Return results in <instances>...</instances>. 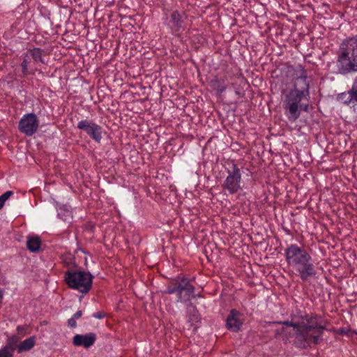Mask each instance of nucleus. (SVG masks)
<instances>
[{
	"label": "nucleus",
	"mask_w": 357,
	"mask_h": 357,
	"mask_svg": "<svg viewBox=\"0 0 357 357\" xmlns=\"http://www.w3.org/2000/svg\"><path fill=\"white\" fill-rule=\"evenodd\" d=\"M285 326L275 331V337H280L287 342L294 337V345L302 349L311 348L323 340V333L326 327L320 318L306 316L301 321L273 322Z\"/></svg>",
	"instance_id": "nucleus-1"
},
{
	"label": "nucleus",
	"mask_w": 357,
	"mask_h": 357,
	"mask_svg": "<svg viewBox=\"0 0 357 357\" xmlns=\"http://www.w3.org/2000/svg\"><path fill=\"white\" fill-rule=\"evenodd\" d=\"M289 72L292 73L293 86L282 91V101L286 116L294 122L302 111L309 112L310 83L307 71L301 65L291 67Z\"/></svg>",
	"instance_id": "nucleus-2"
},
{
	"label": "nucleus",
	"mask_w": 357,
	"mask_h": 357,
	"mask_svg": "<svg viewBox=\"0 0 357 357\" xmlns=\"http://www.w3.org/2000/svg\"><path fill=\"white\" fill-rule=\"evenodd\" d=\"M284 257L287 264L296 270L303 281L316 276L312 256L304 248L290 244L284 249Z\"/></svg>",
	"instance_id": "nucleus-3"
},
{
	"label": "nucleus",
	"mask_w": 357,
	"mask_h": 357,
	"mask_svg": "<svg viewBox=\"0 0 357 357\" xmlns=\"http://www.w3.org/2000/svg\"><path fill=\"white\" fill-rule=\"evenodd\" d=\"M335 66L337 73L340 75L357 73V34L344 39L340 43Z\"/></svg>",
	"instance_id": "nucleus-4"
},
{
	"label": "nucleus",
	"mask_w": 357,
	"mask_h": 357,
	"mask_svg": "<svg viewBox=\"0 0 357 357\" xmlns=\"http://www.w3.org/2000/svg\"><path fill=\"white\" fill-rule=\"evenodd\" d=\"M195 287L190 283L186 277H177L172 280L167 286L164 293L167 294H176V302H190L195 298Z\"/></svg>",
	"instance_id": "nucleus-5"
},
{
	"label": "nucleus",
	"mask_w": 357,
	"mask_h": 357,
	"mask_svg": "<svg viewBox=\"0 0 357 357\" xmlns=\"http://www.w3.org/2000/svg\"><path fill=\"white\" fill-rule=\"evenodd\" d=\"M93 276L84 271L68 269L64 273V281L73 289L87 294L91 289Z\"/></svg>",
	"instance_id": "nucleus-6"
},
{
	"label": "nucleus",
	"mask_w": 357,
	"mask_h": 357,
	"mask_svg": "<svg viewBox=\"0 0 357 357\" xmlns=\"http://www.w3.org/2000/svg\"><path fill=\"white\" fill-rule=\"evenodd\" d=\"M241 172L236 164L232 165V169L227 170V176L222 188L229 195H234L241 189Z\"/></svg>",
	"instance_id": "nucleus-7"
},
{
	"label": "nucleus",
	"mask_w": 357,
	"mask_h": 357,
	"mask_svg": "<svg viewBox=\"0 0 357 357\" xmlns=\"http://www.w3.org/2000/svg\"><path fill=\"white\" fill-rule=\"evenodd\" d=\"M187 20L188 16L185 12L174 10L167 17L165 24L170 30L171 33L178 35L185 30Z\"/></svg>",
	"instance_id": "nucleus-8"
},
{
	"label": "nucleus",
	"mask_w": 357,
	"mask_h": 357,
	"mask_svg": "<svg viewBox=\"0 0 357 357\" xmlns=\"http://www.w3.org/2000/svg\"><path fill=\"white\" fill-rule=\"evenodd\" d=\"M77 128L84 131L89 137L100 144L102 139L103 128L92 120L83 119L78 122Z\"/></svg>",
	"instance_id": "nucleus-9"
},
{
	"label": "nucleus",
	"mask_w": 357,
	"mask_h": 357,
	"mask_svg": "<svg viewBox=\"0 0 357 357\" xmlns=\"http://www.w3.org/2000/svg\"><path fill=\"white\" fill-rule=\"evenodd\" d=\"M39 127V120L34 113L24 114L19 121V130L26 136H32Z\"/></svg>",
	"instance_id": "nucleus-10"
},
{
	"label": "nucleus",
	"mask_w": 357,
	"mask_h": 357,
	"mask_svg": "<svg viewBox=\"0 0 357 357\" xmlns=\"http://www.w3.org/2000/svg\"><path fill=\"white\" fill-rule=\"evenodd\" d=\"M242 316L243 314L236 309L231 310L226 319L227 329L238 333L243 326Z\"/></svg>",
	"instance_id": "nucleus-11"
},
{
	"label": "nucleus",
	"mask_w": 357,
	"mask_h": 357,
	"mask_svg": "<svg viewBox=\"0 0 357 357\" xmlns=\"http://www.w3.org/2000/svg\"><path fill=\"white\" fill-rule=\"evenodd\" d=\"M96 340V335L94 333H88L84 335L76 334L73 338V344L75 347L89 348L93 346Z\"/></svg>",
	"instance_id": "nucleus-12"
},
{
	"label": "nucleus",
	"mask_w": 357,
	"mask_h": 357,
	"mask_svg": "<svg viewBox=\"0 0 357 357\" xmlns=\"http://www.w3.org/2000/svg\"><path fill=\"white\" fill-rule=\"evenodd\" d=\"M41 240L38 236H29L26 241V246L29 251L36 252L40 250Z\"/></svg>",
	"instance_id": "nucleus-13"
},
{
	"label": "nucleus",
	"mask_w": 357,
	"mask_h": 357,
	"mask_svg": "<svg viewBox=\"0 0 357 357\" xmlns=\"http://www.w3.org/2000/svg\"><path fill=\"white\" fill-rule=\"evenodd\" d=\"M31 58L29 51L24 54L23 61L21 63L22 72L24 75H28L31 74H34L36 70V68L29 69V66L31 62Z\"/></svg>",
	"instance_id": "nucleus-14"
},
{
	"label": "nucleus",
	"mask_w": 357,
	"mask_h": 357,
	"mask_svg": "<svg viewBox=\"0 0 357 357\" xmlns=\"http://www.w3.org/2000/svg\"><path fill=\"white\" fill-rule=\"evenodd\" d=\"M337 100L344 105H349L354 103V93L352 92V88L348 91L339 93L337 96Z\"/></svg>",
	"instance_id": "nucleus-15"
},
{
	"label": "nucleus",
	"mask_w": 357,
	"mask_h": 357,
	"mask_svg": "<svg viewBox=\"0 0 357 357\" xmlns=\"http://www.w3.org/2000/svg\"><path fill=\"white\" fill-rule=\"evenodd\" d=\"M36 344L35 336H31L24 341H22L17 347V352L19 354L24 351H29Z\"/></svg>",
	"instance_id": "nucleus-16"
},
{
	"label": "nucleus",
	"mask_w": 357,
	"mask_h": 357,
	"mask_svg": "<svg viewBox=\"0 0 357 357\" xmlns=\"http://www.w3.org/2000/svg\"><path fill=\"white\" fill-rule=\"evenodd\" d=\"M31 59L33 63L36 65L40 63H45V61L43 57V50L40 48L35 47L29 50Z\"/></svg>",
	"instance_id": "nucleus-17"
},
{
	"label": "nucleus",
	"mask_w": 357,
	"mask_h": 357,
	"mask_svg": "<svg viewBox=\"0 0 357 357\" xmlns=\"http://www.w3.org/2000/svg\"><path fill=\"white\" fill-rule=\"evenodd\" d=\"M211 86L218 94H221L226 89L225 82L223 79L215 77L211 81Z\"/></svg>",
	"instance_id": "nucleus-18"
},
{
	"label": "nucleus",
	"mask_w": 357,
	"mask_h": 357,
	"mask_svg": "<svg viewBox=\"0 0 357 357\" xmlns=\"http://www.w3.org/2000/svg\"><path fill=\"white\" fill-rule=\"evenodd\" d=\"M61 260L63 264L68 268V269H73V268L75 266V259L74 256L70 253H65L61 256Z\"/></svg>",
	"instance_id": "nucleus-19"
},
{
	"label": "nucleus",
	"mask_w": 357,
	"mask_h": 357,
	"mask_svg": "<svg viewBox=\"0 0 357 357\" xmlns=\"http://www.w3.org/2000/svg\"><path fill=\"white\" fill-rule=\"evenodd\" d=\"M18 341L19 338L17 336L15 335H11L8 337L7 344L5 347L12 349V350L15 351Z\"/></svg>",
	"instance_id": "nucleus-20"
},
{
	"label": "nucleus",
	"mask_w": 357,
	"mask_h": 357,
	"mask_svg": "<svg viewBox=\"0 0 357 357\" xmlns=\"http://www.w3.org/2000/svg\"><path fill=\"white\" fill-rule=\"evenodd\" d=\"M190 306L192 308V312L190 315V319L191 321L197 322L199 320V315L195 306L190 303Z\"/></svg>",
	"instance_id": "nucleus-21"
},
{
	"label": "nucleus",
	"mask_w": 357,
	"mask_h": 357,
	"mask_svg": "<svg viewBox=\"0 0 357 357\" xmlns=\"http://www.w3.org/2000/svg\"><path fill=\"white\" fill-rule=\"evenodd\" d=\"M14 351L8 347H3L0 349V357H13Z\"/></svg>",
	"instance_id": "nucleus-22"
},
{
	"label": "nucleus",
	"mask_w": 357,
	"mask_h": 357,
	"mask_svg": "<svg viewBox=\"0 0 357 357\" xmlns=\"http://www.w3.org/2000/svg\"><path fill=\"white\" fill-rule=\"evenodd\" d=\"M12 191H6L0 196V208H1L5 204V202L13 195Z\"/></svg>",
	"instance_id": "nucleus-23"
},
{
	"label": "nucleus",
	"mask_w": 357,
	"mask_h": 357,
	"mask_svg": "<svg viewBox=\"0 0 357 357\" xmlns=\"http://www.w3.org/2000/svg\"><path fill=\"white\" fill-rule=\"evenodd\" d=\"M352 92L354 93V100L357 104V76L356 77L352 85Z\"/></svg>",
	"instance_id": "nucleus-24"
},
{
	"label": "nucleus",
	"mask_w": 357,
	"mask_h": 357,
	"mask_svg": "<svg viewBox=\"0 0 357 357\" xmlns=\"http://www.w3.org/2000/svg\"><path fill=\"white\" fill-rule=\"evenodd\" d=\"M58 216L60 217L62 220L64 221L68 220V219L71 217V213L69 211H66L65 214H63V216H61V211L58 213Z\"/></svg>",
	"instance_id": "nucleus-25"
},
{
	"label": "nucleus",
	"mask_w": 357,
	"mask_h": 357,
	"mask_svg": "<svg viewBox=\"0 0 357 357\" xmlns=\"http://www.w3.org/2000/svg\"><path fill=\"white\" fill-rule=\"evenodd\" d=\"M106 313L102 311H99L93 314V317L98 319H102L106 317Z\"/></svg>",
	"instance_id": "nucleus-26"
},
{
	"label": "nucleus",
	"mask_w": 357,
	"mask_h": 357,
	"mask_svg": "<svg viewBox=\"0 0 357 357\" xmlns=\"http://www.w3.org/2000/svg\"><path fill=\"white\" fill-rule=\"evenodd\" d=\"M68 325L69 327L75 328L77 326L76 320L71 317L68 321Z\"/></svg>",
	"instance_id": "nucleus-27"
},
{
	"label": "nucleus",
	"mask_w": 357,
	"mask_h": 357,
	"mask_svg": "<svg viewBox=\"0 0 357 357\" xmlns=\"http://www.w3.org/2000/svg\"><path fill=\"white\" fill-rule=\"evenodd\" d=\"M82 315V312L81 310H78L77 312H76L73 316L72 317L74 319H77L79 318H80Z\"/></svg>",
	"instance_id": "nucleus-28"
},
{
	"label": "nucleus",
	"mask_w": 357,
	"mask_h": 357,
	"mask_svg": "<svg viewBox=\"0 0 357 357\" xmlns=\"http://www.w3.org/2000/svg\"><path fill=\"white\" fill-rule=\"evenodd\" d=\"M2 298H3V291L0 289V302H1Z\"/></svg>",
	"instance_id": "nucleus-29"
},
{
	"label": "nucleus",
	"mask_w": 357,
	"mask_h": 357,
	"mask_svg": "<svg viewBox=\"0 0 357 357\" xmlns=\"http://www.w3.org/2000/svg\"><path fill=\"white\" fill-rule=\"evenodd\" d=\"M22 326H17V330L18 331H22Z\"/></svg>",
	"instance_id": "nucleus-30"
},
{
	"label": "nucleus",
	"mask_w": 357,
	"mask_h": 357,
	"mask_svg": "<svg viewBox=\"0 0 357 357\" xmlns=\"http://www.w3.org/2000/svg\"><path fill=\"white\" fill-rule=\"evenodd\" d=\"M197 296L201 297V295L200 294H197ZM195 297H196V295H195Z\"/></svg>",
	"instance_id": "nucleus-31"
}]
</instances>
